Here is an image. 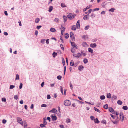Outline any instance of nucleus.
<instances>
[{
    "label": "nucleus",
    "instance_id": "obj_13",
    "mask_svg": "<svg viewBox=\"0 0 128 128\" xmlns=\"http://www.w3.org/2000/svg\"><path fill=\"white\" fill-rule=\"evenodd\" d=\"M120 118L121 119V118H122V120H121V121L122 122L124 120V116L122 112H120Z\"/></svg>",
    "mask_w": 128,
    "mask_h": 128
},
{
    "label": "nucleus",
    "instance_id": "obj_52",
    "mask_svg": "<svg viewBox=\"0 0 128 128\" xmlns=\"http://www.w3.org/2000/svg\"><path fill=\"white\" fill-rule=\"evenodd\" d=\"M22 83H21L20 84L19 86V88L20 89H21L22 88Z\"/></svg>",
    "mask_w": 128,
    "mask_h": 128
},
{
    "label": "nucleus",
    "instance_id": "obj_50",
    "mask_svg": "<svg viewBox=\"0 0 128 128\" xmlns=\"http://www.w3.org/2000/svg\"><path fill=\"white\" fill-rule=\"evenodd\" d=\"M112 122L114 124H116L118 123V121L116 120L114 122L112 120Z\"/></svg>",
    "mask_w": 128,
    "mask_h": 128
},
{
    "label": "nucleus",
    "instance_id": "obj_59",
    "mask_svg": "<svg viewBox=\"0 0 128 128\" xmlns=\"http://www.w3.org/2000/svg\"><path fill=\"white\" fill-rule=\"evenodd\" d=\"M6 120L5 119H3L2 120V122L3 124H4L6 123Z\"/></svg>",
    "mask_w": 128,
    "mask_h": 128
},
{
    "label": "nucleus",
    "instance_id": "obj_55",
    "mask_svg": "<svg viewBox=\"0 0 128 128\" xmlns=\"http://www.w3.org/2000/svg\"><path fill=\"white\" fill-rule=\"evenodd\" d=\"M41 27V26H37L36 28L38 30H39Z\"/></svg>",
    "mask_w": 128,
    "mask_h": 128
},
{
    "label": "nucleus",
    "instance_id": "obj_39",
    "mask_svg": "<svg viewBox=\"0 0 128 128\" xmlns=\"http://www.w3.org/2000/svg\"><path fill=\"white\" fill-rule=\"evenodd\" d=\"M71 51L72 53H74L75 52V50L73 48H72L71 49Z\"/></svg>",
    "mask_w": 128,
    "mask_h": 128
},
{
    "label": "nucleus",
    "instance_id": "obj_33",
    "mask_svg": "<svg viewBox=\"0 0 128 128\" xmlns=\"http://www.w3.org/2000/svg\"><path fill=\"white\" fill-rule=\"evenodd\" d=\"M40 127L42 128L46 127V125L44 124H40Z\"/></svg>",
    "mask_w": 128,
    "mask_h": 128
},
{
    "label": "nucleus",
    "instance_id": "obj_56",
    "mask_svg": "<svg viewBox=\"0 0 128 128\" xmlns=\"http://www.w3.org/2000/svg\"><path fill=\"white\" fill-rule=\"evenodd\" d=\"M80 54H81V55H83L84 56H85L86 55V54H85V53L83 52H81Z\"/></svg>",
    "mask_w": 128,
    "mask_h": 128
},
{
    "label": "nucleus",
    "instance_id": "obj_62",
    "mask_svg": "<svg viewBox=\"0 0 128 128\" xmlns=\"http://www.w3.org/2000/svg\"><path fill=\"white\" fill-rule=\"evenodd\" d=\"M60 89L61 92H63L62 87V86L60 87Z\"/></svg>",
    "mask_w": 128,
    "mask_h": 128
},
{
    "label": "nucleus",
    "instance_id": "obj_7",
    "mask_svg": "<svg viewBox=\"0 0 128 128\" xmlns=\"http://www.w3.org/2000/svg\"><path fill=\"white\" fill-rule=\"evenodd\" d=\"M61 29H62L61 30V33L63 35V32L65 30V28L64 27L62 26V25Z\"/></svg>",
    "mask_w": 128,
    "mask_h": 128
},
{
    "label": "nucleus",
    "instance_id": "obj_31",
    "mask_svg": "<svg viewBox=\"0 0 128 128\" xmlns=\"http://www.w3.org/2000/svg\"><path fill=\"white\" fill-rule=\"evenodd\" d=\"M103 107L105 109H107L108 108V105L107 104H106L104 105V106Z\"/></svg>",
    "mask_w": 128,
    "mask_h": 128
},
{
    "label": "nucleus",
    "instance_id": "obj_61",
    "mask_svg": "<svg viewBox=\"0 0 128 128\" xmlns=\"http://www.w3.org/2000/svg\"><path fill=\"white\" fill-rule=\"evenodd\" d=\"M14 98L15 99L17 100L18 98V96H17V95H15L14 96Z\"/></svg>",
    "mask_w": 128,
    "mask_h": 128
},
{
    "label": "nucleus",
    "instance_id": "obj_8",
    "mask_svg": "<svg viewBox=\"0 0 128 128\" xmlns=\"http://www.w3.org/2000/svg\"><path fill=\"white\" fill-rule=\"evenodd\" d=\"M108 109L110 112H111L112 114H114L115 112L113 108L111 107H109Z\"/></svg>",
    "mask_w": 128,
    "mask_h": 128
},
{
    "label": "nucleus",
    "instance_id": "obj_58",
    "mask_svg": "<svg viewBox=\"0 0 128 128\" xmlns=\"http://www.w3.org/2000/svg\"><path fill=\"white\" fill-rule=\"evenodd\" d=\"M60 46L62 50H64V48L63 47V45L62 44H61L60 45Z\"/></svg>",
    "mask_w": 128,
    "mask_h": 128
},
{
    "label": "nucleus",
    "instance_id": "obj_21",
    "mask_svg": "<svg viewBox=\"0 0 128 128\" xmlns=\"http://www.w3.org/2000/svg\"><path fill=\"white\" fill-rule=\"evenodd\" d=\"M117 103L118 104L120 105H121L122 104V102L120 100H118Z\"/></svg>",
    "mask_w": 128,
    "mask_h": 128
},
{
    "label": "nucleus",
    "instance_id": "obj_45",
    "mask_svg": "<svg viewBox=\"0 0 128 128\" xmlns=\"http://www.w3.org/2000/svg\"><path fill=\"white\" fill-rule=\"evenodd\" d=\"M105 2H104L103 3H102V6L103 8H104L105 7Z\"/></svg>",
    "mask_w": 128,
    "mask_h": 128
},
{
    "label": "nucleus",
    "instance_id": "obj_51",
    "mask_svg": "<svg viewBox=\"0 0 128 128\" xmlns=\"http://www.w3.org/2000/svg\"><path fill=\"white\" fill-rule=\"evenodd\" d=\"M90 118L92 120H94V117L92 116H91L90 117Z\"/></svg>",
    "mask_w": 128,
    "mask_h": 128
},
{
    "label": "nucleus",
    "instance_id": "obj_47",
    "mask_svg": "<svg viewBox=\"0 0 128 128\" xmlns=\"http://www.w3.org/2000/svg\"><path fill=\"white\" fill-rule=\"evenodd\" d=\"M95 16V14H94L93 13H92L91 16H90L92 18H94V17Z\"/></svg>",
    "mask_w": 128,
    "mask_h": 128
},
{
    "label": "nucleus",
    "instance_id": "obj_9",
    "mask_svg": "<svg viewBox=\"0 0 128 128\" xmlns=\"http://www.w3.org/2000/svg\"><path fill=\"white\" fill-rule=\"evenodd\" d=\"M89 15L88 14L85 15L83 17V19L85 20H88Z\"/></svg>",
    "mask_w": 128,
    "mask_h": 128
},
{
    "label": "nucleus",
    "instance_id": "obj_19",
    "mask_svg": "<svg viewBox=\"0 0 128 128\" xmlns=\"http://www.w3.org/2000/svg\"><path fill=\"white\" fill-rule=\"evenodd\" d=\"M63 18L64 19V22H65L67 21V17L66 16L64 15L63 16Z\"/></svg>",
    "mask_w": 128,
    "mask_h": 128
},
{
    "label": "nucleus",
    "instance_id": "obj_16",
    "mask_svg": "<svg viewBox=\"0 0 128 128\" xmlns=\"http://www.w3.org/2000/svg\"><path fill=\"white\" fill-rule=\"evenodd\" d=\"M82 46L84 47H87L88 45L86 42H84L82 43Z\"/></svg>",
    "mask_w": 128,
    "mask_h": 128
},
{
    "label": "nucleus",
    "instance_id": "obj_6",
    "mask_svg": "<svg viewBox=\"0 0 128 128\" xmlns=\"http://www.w3.org/2000/svg\"><path fill=\"white\" fill-rule=\"evenodd\" d=\"M76 27L78 29H79L80 27V20H78L76 24Z\"/></svg>",
    "mask_w": 128,
    "mask_h": 128
},
{
    "label": "nucleus",
    "instance_id": "obj_38",
    "mask_svg": "<svg viewBox=\"0 0 128 128\" xmlns=\"http://www.w3.org/2000/svg\"><path fill=\"white\" fill-rule=\"evenodd\" d=\"M83 62L84 64L88 62V60L86 58H85L83 60Z\"/></svg>",
    "mask_w": 128,
    "mask_h": 128
},
{
    "label": "nucleus",
    "instance_id": "obj_14",
    "mask_svg": "<svg viewBox=\"0 0 128 128\" xmlns=\"http://www.w3.org/2000/svg\"><path fill=\"white\" fill-rule=\"evenodd\" d=\"M50 112H52V113H56L57 112V110L55 108H53L52 110L50 111Z\"/></svg>",
    "mask_w": 128,
    "mask_h": 128
},
{
    "label": "nucleus",
    "instance_id": "obj_12",
    "mask_svg": "<svg viewBox=\"0 0 128 128\" xmlns=\"http://www.w3.org/2000/svg\"><path fill=\"white\" fill-rule=\"evenodd\" d=\"M96 44L95 43L93 44H90V47L92 48H95L96 47Z\"/></svg>",
    "mask_w": 128,
    "mask_h": 128
},
{
    "label": "nucleus",
    "instance_id": "obj_63",
    "mask_svg": "<svg viewBox=\"0 0 128 128\" xmlns=\"http://www.w3.org/2000/svg\"><path fill=\"white\" fill-rule=\"evenodd\" d=\"M60 89L61 92H63L62 87V86L60 87Z\"/></svg>",
    "mask_w": 128,
    "mask_h": 128
},
{
    "label": "nucleus",
    "instance_id": "obj_25",
    "mask_svg": "<svg viewBox=\"0 0 128 128\" xmlns=\"http://www.w3.org/2000/svg\"><path fill=\"white\" fill-rule=\"evenodd\" d=\"M107 97L108 98H110L111 97V94L110 93L108 94H107Z\"/></svg>",
    "mask_w": 128,
    "mask_h": 128
},
{
    "label": "nucleus",
    "instance_id": "obj_49",
    "mask_svg": "<svg viewBox=\"0 0 128 128\" xmlns=\"http://www.w3.org/2000/svg\"><path fill=\"white\" fill-rule=\"evenodd\" d=\"M45 39L42 40L41 41V42L42 44H44L45 42Z\"/></svg>",
    "mask_w": 128,
    "mask_h": 128
},
{
    "label": "nucleus",
    "instance_id": "obj_32",
    "mask_svg": "<svg viewBox=\"0 0 128 128\" xmlns=\"http://www.w3.org/2000/svg\"><path fill=\"white\" fill-rule=\"evenodd\" d=\"M94 110L96 112H98L99 113H100V111L98 109H97L95 107H94Z\"/></svg>",
    "mask_w": 128,
    "mask_h": 128
},
{
    "label": "nucleus",
    "instance_id": "obj_22",
    "mask_svg": "<svg viewBox=\"0 0 128 128\" xmlns=\"http://www.w3.org/2000/svg\"><path fill=\"white\" fill-rule=\"evenodd\" d=\"M24 128H27V124L26 122L25 121L24 122Z\"/></svg>",
    "mask_w": 128,
    "mask_h": 128
},
{
    "label": "nucleus",
    "instance_id": "obj_48",
    "mask_svg": "<svg viewBox=\"0 0 128 128\" xmlns=\"http://www.w3.org/2000/svg\"><path fill=\"white\" fill-rule=\"evenodd\" d=\"M112 98L114 100H116L117 98V97L116 96L114 95L112 96Z\"/></svg>",
    "mask_w": 128,
    "mask_h": 128
},
{
    "label": "nucleus",
    "instance_id": "obj_11",
    "mask_svg": "<svg viewBox=\"0 0 128 128\" xmlns=\"http://www.w3.org/2000/svg\"><path fill=\"white\" fill-rule=\"evenodd\" d=\"M16 119L18 122V123H20L21 122H22V120L20 117H17L16 118Z\"/></svg>",
    "mask_w": 128,
    "mask_h": 128
},
{
    "label": "nucleus",
    "instance_id": "obj_64",
    "mask_svg": "<svg viewBox=\"0 0 128 128\" xmlns=\"http://www.w3.org/2000/svg\"><path fill=\"white\" fill-rule=\"evenodd\" d=\"M60 40H61V42L63 43L64 42L63 40L62 39V36H60Z\"/></svg>",
    "mask_w": 128,
    "mask_h": 128
},
{
    "label": "nucleus",
    "instance_id": "obj_27",
    "mask_svg": "<svg viewBox=\"0 0 128 128\" xmlns=\"http://www.w3.org/2000/svg\"><path fill=\"white\" fill-rule=\"evenodd\" d=\"M88 51L91 53H92L93 52V50L91 48H89L88 49Z\"/></svg>",
    "mask_w": 128,
    "mask_h": 128
},
{
    "label": "nucleus",
    "instance_id": "obj_30",
    "mask_svg": "<svg viewBox=\"0 0 128 128\" xmlns=\"http://www.w3.org/2000/svg\"><path fill=\"white\" fill-rule=\"evenodd\" d=\"M43 124L46 125L47 124V122H46V120L44 118H43Z\"/></svg>",
    "mask_w": 128,
    "mask_h": 128
},
{
    "label": "nucleus",
    "instance_id": "obj_17",
    "mask_svg": "<svg viewBox=\"0 0 128 128\" xmlns=\"http://www.w3.org/2000/svg\"><path fill=\"white\" fill-rule=\"evenodd\" d=\"M84 67L82 65L78 67V70L80 71L82 70L84 68Z\"/></svg>",
    "mask_w": 128,
    "mask_h": 128
},
{
    "label": "nucleus",
    "instance_id": "obj_54",
    "mask_svg": "<svg viewBox=\"0 0 128 128\" xmlns=\"http://www.w3.org/2000/svg\"><path fill=\"white\" fill-rule=\"evenodd\" d=\"M96 105L97 106L99 107L100 106V104L99 103H96Z\"/></svg>",
    "mask_w": 128,
    "mask_h": 128
},
{
    "label": "nucleus",
    "instance_id": "obj_43",
    "mask_svg": "<svg viewBox=\"0 0 128 128\" xmlns=\"http://www.w3.org/2000/svg\"><path fill=\"white\" fill-rule=\"evenodd\" d=\"M101 123L102 124H106V121L105 120H104L101 121Z\"/></svg>",
    "mask_w": 128,
    "mask_h": 128
},
{
    "label": "nucleus",
    "instance_id": "obj_36",
    "mask_svg": "<svg viewBox=\"0 0 128 128\" xmlns=\"http://www.w3.org/2000/svg\"><path fill=\"white\" fill-rule=\"evenodd\" d=\"M40 19L38 18H37L35 20V22L36 23H38L40 21Z\"/></svg>",
    "mask_w": 128,
    "mask_h": 128
},
{
    "label": "nucleus",
    "instance_id": "obj_44",
    "mask_svg": "<svg viewBox=\"0 0 128 128\" xmlns=\"http://www.w3.org/2000/svg\"><path fill=\"white\" fill-rule=\"evenodd\" d=\"M2 100L3 102H6V99L5 98H2Z\"/></svg>",
    "mask_w": 128,
    "mask_h": 128
},
{
    "label": "nucleus",
    "instance_id": "obj_40",
    "mask_svg": "<svg viewBox=\"0 0 128 128\" xmlns=\"http://www.w3.org/2000/svg\"><path fill=\"white\" fill-rule=\"evenodd\" d=\"M62 78V76L60 75L58 76L57 77V78L59 80H61Z\"/></svg>",
    "mask_w": 128,
    "mask_h": 128
},
{
    "label": "nucleus",
    "instance_id": "obj_2",
    "mask_svg": "<svg viewBox=\"0 0 128 128\" xmlns=\"http://www.w3.org/2000/svg\"><path fill=\"white\" fill-rule=\"evenodd\" d=\"M70 36L71 38L72 41H74L75 40L74 34L72 32H70Z\"/></svg>",
    "mask_w": 128,
    "mask_h": 128
},
{
    "label": "nucleus",
    "instance_id": "obj_15",
    "mask_svg": "<svg viewBox=\"0 0 128 128\" xmlns=\"http://www.w3.org/2000/svg\"><path fill=\"white\" fill-rule=\"evenodd\" d=\"M77 28L76 26L73 25L71 27V29L72 30H75Z\"/></svg>",
    "mask_w": 128,
    "mask_h": 128
},
{
    "label": "nucleus",
    "instance_id": "obj_20",
    "mask_svg": "<svg viewBox=\"0 0 128 128\" xmlns=\"http://www.w3.org/2000/svg\"><path fill=\"white\" fill-rule=\"evenodd\" d=\"M94 121L95 123L96 124H98L100 122V121L98 120L97 118H96L94 120Z\"/></svg>",
    "mask_w": 128,
    "mask_h": 128
},
{
    "label": "nucleus",
    "instance_id": "obj_5",
    "mask_svg": "<svg viewBox=\"0 0 128 128\" xmlns=\"http://www.w3.org/2000/svg\"><path fill=\"white\" fill-rule=\"evenodd\" d=\"M73 56L76 57L77 58H78L79 57L81 56V54L79 53H78L77 54H73Z\"/></svg>",
    "mask_w": 128,
    "mask_h": 128
},
{
    "label": "nucleus",
    "instance_id": "obj_35",
    "mask_svg": "<svg viewBox=\"0 0 128 128\" xmlns=\"http://www.w3.org/2000/svg\"><path fill=\"white\" fill-rule=\"evenodd\" d=\"M115 10V9L114 8H112L109 10V11L110 12H114Z\"/></svg>",
    "mask_w": 128,
    "mask_h": 128
},
{
    "label": "nucleus",
    "instance_id": "obj_18",
    "mask_svg": "<svg viewBox=\"0 0 128 128\" xmlns=\"http://www.w3.org/2000/svg\"><path fill=\"white\" fill-rule=\"evenodd\" d=\"M56 31V29L53 28H51L50 30V31L52 32H54Z\"/></svg>",
    "mask_w": 128,
    "mask_h": 128
},
{
    "label": "nucleus",
    "instance_id": "obj_41",
    "mask_svg": "<svg viewBox=\"0 0 128 128\" xmlns=\"http://www.w3.org/2000/svg\"><path fill=\"white\" fill-rule=\"evenodd\" d=\"M15 87V86L13 85H11L10 86V89H12Z\"/></svg>",
    "mask_w": 128,
    "mask_h": 128
},
{
    "label": "nucleus",
    "instance_id": "obj_46",
    "mask_svg": "<svg viewBox=\"0 0 128 128\" xmlns=\"http://www.w3.org/2000/svg\"><path fill=\"white\" fill-rule=\"evenodd\" d=\"M41 106L42 107H46L47 106V105L46 104H42V105Z\"/></svg>",
    "mask_w": 128,
    "mask_h": 128
},
{
    "label": "nucleus",
    "instance_id": "obj_23",
    "mask_svg": "<svg viewBox=\"0 0 128 128\" xmlns=\"http://www.w3.org/2000/svg\"><path fill=\"white\" fill-rule=\"evenodd\" d=\"M100 98L101 100H104L105 99V97L104 95H102L100 96Z\"/></svg>",
    "mask_w": 128,
    "mask_h": 128
},
{
    "label": "nucleus",
    "instance_id": "obj_26",
    "mask_svg": "<svg viewBox=\"0 0 128 128\" xmlns=\"http://www.w3.org/2000/svg\"><path fill=\"white\" fill-rule=\"evenodd\" d=\"M122 108L125 110H127L128 109V107L126 106H123L122 107Z\"/></svg>",
    "mask_w": 128,
    "mask_h": 128
},
{
    "label": "nucleus",
    "instance_id": "obj_29",
    "mask_svg": "<svg viewBox=\"0 0 128 128\" xmlns=\"http://www.w3.org/2000/svg\"><path fill=\"white\" fill-rule=\"evenodd\" d=\"M57 55V53L54 52L52 54V56L53 57H55Z\"/></svg>",
    "mask_w": 128,
    "mask_h": 128
},
{
    "label": "nucleus",
    "instance_id": "obj_42",
    "mask_svg": "<svg viewBox=\"0 0 128 128\" xmlns=\"http://www.w3.org/2000/svg\"><path fill=\"white\" fill-rule=\"evenodd\" d=\"M19 75L18 74H16L15 80H19Z\"/></svg>",
    "mask_w": 128,
    "mask_h": 128
},
{
    "label": "nucleus",
    "instance_id": "obj_28",
    "mask_svg": "<svg viewBox=\"0 0 128 128\" xmlns=\"http://www.w3.org/2000/svg\"><path fill=\"white\" fill-rule=\"evenodd\" d=\"M54 21L58 23L59 22V19L58 18H55L54 20Z\"/></svg>",
    "mask_w": 128,
    "mask_h": 128
},
{
    "label": "nucleus",
    "instance_id": "obj_60",
    "mask_svg": "<svg viewBox=\"0 0 128 128\" xmlns=\"http://www.w3.org/2000/svg\"><path fill=\"white\" fill-rule=\"evenodd\" d=\"M100 9L99 8H94L93 10V11H95L96 10H99Z\"/></svg>",
    "mask_w": 128,
    "mask_h": 128
},
{
    "label": "nucleus",
    "instance_id": "obj_1",
    "mask_svg": "<svg viewBox=\"0 0 128 128\" xmlns=\"http://www.w3.org/2000/svg\"><path fill=\"white\" fill-rule=\"evenodd\" d=\"M64 104L65 106H68L70 105L71 103L70 100H67L64 101Z\"/></svg>",
    "mask_w": 128,
    "mask_h": 128
},
{
    "label": "nucleus",
    "instance_id": "obj_34",
    "mask_svg": "<svg viewBox=\"0 0 128 128\" xmlns=\"http://www.w3.org/2000/svg\"><path fill=\"white\" fill-rule=\"evenodd\" d=\"M69 37V34H66L65 35V38L66 39H67Z\"/></svg>",
    "mask_w": 128,
    "mask_h": 128
},
{
    "label": "nucleus",
    "instance_id": "obj_3",
    "mask_svg": "<svg viewBox=\"0 0 128 128\" xmlns=\"http://www.w3.org/2000/svg\"><path fill=\"white\" fill-rule=\"evenodd\" d=\"M72 46H73L76 49H78V46L74 42H70Z\"/></svg>",
    "mask_w": 128,
    "mask_h": 128
},
{
    "label": "nucleus",
    "instance_id": "obj_53",
    "mask_svg": "<svg viewBox=\"0 0 128 128\" xmlns=\"http://www.w3.org/2000/svg\"><path fill=\"white\" fill-rule=\"evenodd\" d=\"M90 26H87L85 27L84 28V29L86 30H87L89 28Z\"/></svg>",
    "mask_w": 128,
    "mask_h": 128
},
{
    "label": "nucleus",
    "instance_id": "obj_24",
    "mask_svg": "<svg viewBox=\"0 0 128 128\" xmlns=\"http://www.w3.org/2000/svg\"><path fill=\"white\" fill-rule=\"evenodd\" d=\"M53 8L52 6H50L49 8L48 11L51 12L53 9Z\"/></svg>",
    "mask_w": 128,
    "mask_h": 128
},
{
    "label": "nucleus",
    "instance_id": "obj_4",
    "mask_svg": "<svg viewBox=\"0 0 128 128\" xmlns=\"http://www.w3.org/2000/svg\"><path fill=\"white\" fill-rule=\"evenodd\" d=\"M68 18L71 19L72 18H73L74 17V16L72 14L69 13L68 15L67 16Z\"/></svg>",
    "mask_w": 128,
    "mask_h": 128
},
{
    "label": "nucleus",
    "instance_id": "obj_10",
    "mask_svg": "<svg viewBox=\"0 0 128 128\" xmlns=\"http://www.w3.org/2000/svg\"><path fill=\"white\" fill-rule=\"evenodd\" d=\"M51 118L52 120L53 121L56 120L57 118L56 116H54L53 115H51Z\"/></svg>",
    "mask_w": 128,
    "mask_h": 128
},
{
    "label": "nucleus",
    "instance_id": "obj_37",
    "mask_svg": "<svg viewBox=\"0 0 128 128\" xmlns=\"http://www.w3.org/2000/svg\"><path fill=\"white\" fill-rule=\"evenodd\" d=\"M61 6L62 8H64L66 6L64 3H62L61 4Z\"/></svg>",
    "mask_w": 128,
    "mask_h": 128
},
{
    "label": "nucleus",
    "instance_id": "obj_57",
    "mask_svg": "<svg viewBox=\"0 0 128 128\" xmlns=\"http://www.w3.org/2000/svg\"><path fill=\"white\" fill-rule=\"evenodd\" d=\"M50 94H48L47 95V98L48 99H49L50 98Z\"/></svg>",
    "mask_w": 128,
    "mask_h": 128
}]
</instances>
